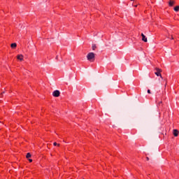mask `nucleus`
<instances>
[{"label": "nucleus", "instance_id": "1", "mask_svg": "<svg viewBox=\"0 0 179 179\" xmlns=\"http://www.w3.org/2000/svg\"><path fill=\"white\" fill-rule=\"evenodd\" d=\"M157 72H155V75H157V76H160L161 79L162 80V81L164 82V83H165V86L167 85V81H166V79H163V77L162 76V74L160 73V72H162V69H159V68H156L155 69Z\"/></svg>", "mask_w": 179, "mask_h": 179}, {"label": "nucleus", "instance_id": "2", "mask_svg": "<svg viewBox=\"0 0 179 179\" xmlns=\"http://www.w3.org/2000/svg\"><path fill=\"white\" fill-rule=\"evenodd\" d=\"M94 57H95V55L94 52H90L87 55V59L88 61H90V62H93V61H94Z\"/></svg>", "mask_w": 179, "mask_h": 179}, {"label": "nucleus", "instance_id": "3", "mask_svg": "<svg viewBox=\"0 0 179 179\" xmlns=\"http://www.w3.org/2000/svg\"><path fill=\"white\" fill-rule=\"evenodd\" d=\"M59 94H61V92H59V90H55L52 93V96L54 97H59Z\"/></svg>", "mask_w": 179, "mask_h": 179}, {"label": "nucleus", "instance_id": "4", "mask_svg": "<svg viewBox=\"0 0 179 179\" xmlns=\"http://www.w3.org/2000/svg\"><path fill=\"white\" fill-rule=\"evenodd\" d=\"M141 37H142L143 41H144L145 43H148V38H146L145 34H141Z\"/></svg>", "mask_w": 179, "mask_h": 179}, {"label": "nucleus", "instance_id": "5", "mask_svg": "<svg viewBox=\"0 0 179 179\" xmlns=\"http://www.w3.org/2000/svg\"><path fill=\"white\" fill-rule=\"evenodd\" d=\"M174 3H176V1H174L173 0H170L169 2V6H173Z\"/></svg>", "mask_w": 179, "mask_h": 179}, {"label": "nucleus", "instance_id": "6", "mask_svg": "<svg viewBox=\"0 0 179 179\" xmlns=\"http://www.w3.org/2000/svg\"><path fill=\"white\" fill-rule=\"evenodd\" d=\"M17 59H19L20 61H23V56H22V55H18L17 56Z\"/></svg>", "mask_w": 179, "mask_h": 179}, {"label": "nucleus", "instance_id": "7", "mask_svg": "<svg viewBox=\"0 0 179 179\" xmlns=\"http://www.w3.org/2000/svg\"><path fill=\"white\" fill-rule=\"evenodd\" d=\"M173 135L174 136H178V130L173 129Z\"/></svg>", "mask_w": 179, "mask_h": 179}, {"label": "nucleus", "instance_id": "8", "mask_svg": "<svg viewBox=\"0 0 179 179\" xmlns=\"http://www.w3.org/2000/svg\"><path fill=\"white\" fill-rule=\"evenodd\" d=\"M11 48H15L16 47H17V45L16 44V43H12L10 45Z\"/></svg>", "mask_w": 179, "mask_h": 179}, {"label": "nucleus", "instance_id": "9", "mask_svg": "<svg viewBox=\"0 0 179 179\" xmlns=\"http://www.w3.org/2000/svg\"><path fill=\"white\" fill-rule=\"evenodd\" d=\"M92 51H94L96 48H97V46L96 45V44H92Z\"/></svg>", "mask_w": 179, "mask_h": 179}, {"label": "nucleus", "instance_id": "10", "mask_svg": "<svg viewBox=\"0 0 179 179\" xmlns=\"http://www.w3.org/2000/svg\"><path fill=\"white\" fill-rule=\"evenodd\" d=\"M173 10H175V12H178V10H179V6H176V7L173 8Z\"/></svg>", "mask_w": 179, "mask_h": 179}, {"label": "nucleus", "instance_id": "11", "mask_svg": "<svg viewBox=\"0 0 179 179\" xmlns=\"http://www.w3.org/2000/svg\"><path fill=\"white\" fill-rule=\"evenodd\" d=\"M27 159H29V157H31V154H30L29 152H28L26 155Z\"/></svg>", "mask_w": 179, "mask_h": 179}, {"label": "nucleus", "instance_id": "12", "mask_svg": "<svg viewBox=\"0 0 179 179\" xmlns=\"http://www.w3.org/2000/svg\"><path fill=\"white\" fill-rule=\"evenodd\" d=\"M53 145H54V146H59V144H58L57 143H54Z\"/></svg>", "mask_w": 179, "mask_h": 179}, {"label": "nucleus", "instance_id": "13", "mask_svg": "<svg viewBox=\"0 0 179 179\" xmlns=\"http://www.w3.org/2000/svg\"><path fill=\"white\" fill-rule=\"evenodd\" d=\"M29 162L30 163H31V162H33V159H29Z\"/></svg>", "mask_w": 179, "mask_h": 179}, {"label": "nucleus", "instance_id": "14", "mask_svg": "<svg viewBox=\"0 0 179 179\" xmlns=\"http://www.w3.org/2000/svg\"><path fill=\"white\" fill-rule=\"evenodd\" d=\"M148 93L150 94V90H148Z\"/></svg>", "mask_w": 179, "mask_h": 179}, {"label": "nucleus", "instance_id": "15", "mask_svg": "<svg viewBox=\"0 0 179 179\" xmlns=\"http://www.w3.org/2000/svg\"><path fill=\"white\" fill-rule=\"evenodd\" d=\"M137 7H138V5H135V6H134V8H137Z\"/></svg>", "mask_w": 179, "mask_h": 179}, {"label": "nucleus", "instance_id": "16", "mask_svg": "<svg viewBox=\"0 0 179 179\" xmlns=\"http://www.w3.org/2000/svg\"><path fill=\"white\" fill-rule=\"evenodd\" d=\"M174 39V38H173V36H171V40H173Z\"/></svg>", "mask_w": 179, "mask_h": 179}, {"label": "nucleus", "instance_id": "17", "mask_svg": "<svg viewBox=\"0 0 179 179\" xmlns=\"http://www.w3.org/2000/svg\"><path fill=\"white\" fill-rule=\"evenodd\" d=\"M146 159H147L148 161L149 160V157H147Z\"/></svg>", "mask_w": 179, "mask_h": 179}, {"label": "nucleus", "instance_id": "18", "mask_svg": "<svg viewBox=\"0 0 179 179\" xmlns=\"http://www.w3.org/2000/svg\"><path fill=\"white\" fill-rule=\"evenodd\" d=\"M56 59H58V56L56 57Z\"/></svg>", "mask_w": 179, "mask_h": 179}, {"label": "nucleus", "instance_id": "19", "mask_svg": "<svg viewBox=\"0 0 179 179\" xmlns=\"http://www.w3.org/2000/svg\"><path fill=\"white\" fill-rule=\"evenodd\" d=\"M3 93H5V92H3L1 93V94H3Z\"/></svg>", "mask_w": 179, "mask_h": 179}, {"label": "nucleus", "instance_id": "20", "mask_svg": "<svg viewBox=\"0 0 179 179\" xmlns=\"http://www.w3.org/2000/svg\"><path fill=\"white\" fill-rule=\"evenodd\" d=\"M159 103H162V102H159Z\"/></svg>", "mask_w": 179, "mask_h": 179}, {"label": "nucleus", "instance_id": "21", "mask_svg": "<svg viewBox=\"0 0 179 179\" xmlns=\"http://www.w3.org/2000/svg\"><path fill=\"white\" fill-rule=\"evenodd\" d=\"M131 1H134V0H131Z\"/></svg>", "mask_w": 179, "mask_h": 179}]
</instances>
